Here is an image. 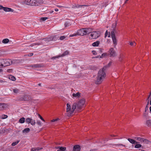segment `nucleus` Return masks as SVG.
I'll return each mask as SVG.
<instances>
[{"label":"nucleus","mask_w":151,"mask_h":151,"mask_svg":"<svg viewBox=\"0 0 151 151\" xmlns=\"http://www.w3.org/2000/svg\"><path fill=\"white\" fill-rule=\"evenodd\" d=\"M111 63V62H110L107 65L104 66L102 69L99 70L96 77V80L95 81L96 84H99L101 83L106 76L105 70L107 68L110 66Z\"/></svg>","instance_id":"1"},{"label":"nucleus","mask_w":151,"mask_h":151,"mask_svg":"<svg viewBox=\"0 0 151 151\" xmlns=\"http://www.w3.org/2000/svg\"><path fill=\"white\" fill-rule=\"evenodd\" d=\"M117 32L116 29H112L111 32V36L112 38L114 47H115L117 44L116 39L115 36V34L117 33Z\"/></svg>","instance_id":"2"},{"label":"nucleus","mask_w":151,"mask_h":151,"mask_svg":"<svg viewBox=\"0 0 151 151\" xmlns=\"http://www.w3.org/2000/svg\"><path fill=\"white\" fill-rule=\"evenodd\" d=\"M85 103V99H82L80 100L78 102L77 106V108L76 109V110L77 111H78L79 110H81L84 105V104Z\"/></svg>","instance_id":"3"},{"label":"nucleus","mask_w":151,"mask_h":151,"mask_svg":"<svg viewBox=\"0 0 151 151\" xmlns=\"http://www.w3.org/2000/svg\"><path fill=\"white\" fill-rule=\"evenodd\" d=\"M19 99L22 101H28L31 99V97L29 95H25L20 96Z\"/></svg>","instance_id":"4"},{"label":"nucleus","mask_w":151,"mask_h":151,"mask_svg":"<svg viewBox=\"0 0 151 151\" xmlns=\"http://www.w3.org/2000/svg\"><path fill=\"white\" fill-rule=\"evenodd\" d=\"M100 32L99 31L93 32L91 34V39H95L100 36Z\"/></svg>","instance_id":"5"},{"label":"nucleus","mask_w":151,"mask_h":151,"mask_svg":"<svg viewBox=\"0 0 151 151\" xmlns=\"http://www.w3.org/2000/svg\"><path fill=\"white\" fill-rule=\"evenodd\" d=\"M3 67H6L11 64V60L9 59L4 60L2 59Z\"/></svg>","instance_id":"6"},{"label":"nucleus","mask_w":151,"mask_h":151,"mask_svg":"<svg viewBox=\"0 0 151 151\" xmlns=\"http://www.w3.org/2000/svg\"><path fill=\"white\" fill-rule=\"evenodd\" d=\"M31 6H38L41 3H42L41 0H31Z\"/></svg>","instance_id":"7"},{"label":"nucleus","mask_w":151,"mask_h":151,"mask_svg":"<svg viewBox=\"0 0 151 151\" xmlns=\"http://www.w3.org/2000/svg\"><path fill=\"white\" fill-rule=\"evenodd\" d=\"M25 121L27 123L29 124L30 123L33 126L35 125V120L29 118H27L26 119Z\"/></svg>","instance_id":"8"},{"label":"nucleus","mask_w":151,"mask_h":151,"mask_svg":"<svg viewBox=\"0 0 151 151\" xmlns=\"http://www.w3.org/2000/svg\"><path fill=\"white\" fill-rule=\"evenodd\" d=\"M77 35H78L83 36L86 35L85 28L82 29L78 30Z\"/></svg>","instance_id":"9"},{"label":"nucleus","mask_w":151,"mask_h":151,"mask_svg":"<svg viewBox=\"0 0 151 151\" xmlns=\"http://www.w3.org/2000/svg\"><path fill=\"white\" fill-rule=\"evenodd\" d=\"M134 138L136 140L140 141V142H144L145 143H147V142H149L147 140L143 138L140 137H135Z\"/></svg>","instance_id":"10"},{"label":"nucleus","mask_w":151,"mask_h":151,"mask_svg":"<svg viewBox=\"0 0 151 151\" xmlns=\"http://www.w3.org/2000/svg\"><path fill=\"white\" fill-rule=\"evenodd\" d=\"M109 52L110 53L109 55L111 57L112 56L113 57H114L116 55V52L112 48H111L110 49L109 51Z\"/></svg>","instance_id":"11"},{"label":"nucleus","mask_w":151,"mask_h":151,"mask_svg":"<svg viewBox=\"0 0 151 151\" xmlns=\"http://www.w3.org/2000/svg\"><path fill=\"white\" fill-rule=\"evenodd\" d=\"M68 51H65L63 54L61 55L56 56L53 57L52 58V59H55L56 58H58L60 57H63L65 55H68Z\"/></svg>","instance_id":"12"},{"label":"nucleus","mask_w":151,"mask_h":151,"mask_svg":"<svg viewBox=\"0 0 151 151\" xmlns=\"http://www.w3.org/2000/svg\"><path fill=\"white\" fill-rule=\"evenodd\" d=\"M8 105L5 103H0V110L6 109L8 108Z\"/></svg>","instance_id":"13"},{"label":"nucleus","mask_w":151,"mask_h":151,"mask_svg":"<svg viewBox=\"0 0 151 151\" xmlns=\"http://www.w3.org/2000/svg\"><path fill=\"white\" fill-rule=\"evenodd\" d=\"M55 148L58 149L57 151H67L66 150V148L65 147L57 146L55 147Z\"/></svg>","instance_id":"14"},{"label":"nucleus","mask_w":151,"mask_h":151,"mask_svg":"<svg viewBox=\"0 0 151 151\" xmlns=\"http://www.w3.org/2000/svg\"><path fill=\"white\" fill-rule=\"evenodd\" d=\"M80 146L78 145H76L73 147V151H80Z\"/></svg>","instance_id":"15"},{"label":"nucleus","mask_w":151,"mask_h":151,"mask_svg":"<svg viewBox=\"0 0 151 151\" xmlns=\"http://www.w3.org/2000/svg\"><path fill=\"white\" fill-rule=\"evenodd\" d=\"M74 6V9H78V8H84V7H86L88 6L87 5H75V6Z\"/></svg>","instance_id":"16"},{"label":"nucleus","mask_w":151,"mask_h":151,"mask_svg":"<svg viewBox=\"0 0 151 151\" xmlns=\"http://www.w3.org/2000/svg\"><path fill=\"white\" fill-rule=\"evenodd\" d=\"M30 66L33 68H41L42 67V64H37L31 65Z\"/></svg>","instance_id":"17"},{"label":"nucleus","mask_w":151,"mask_h":151,"mask_svg":"<svg viewBox=\"0 0 151 151\" xmlns=\"http://www.w3.org/2000/svg\"><path fill=\"white\" fill-rule=\"evenodd\" d=\"M77 103H74L72 106V110L71 111V113H73L74 110L76 109L77 108Z\"/></svg>","instance_id":"18"},{"label":"nucleus","mask_w":151,"mask_h":151,"mask_svg":"<svg viewBox=\"0 0 151 151\" xmlns=\"http://www.w3.org/2000/svg\"><path fill=\"white\" fill-rule=\"evenodd\" d=\"M86 35L91 33L92 32L93 29L91 28H85Z\"/></svg>","instance_id":"19"},{"label":"nucleus","mask_w":151,"mask_h":151,"mask_svg":"<svg viewBox=\"0 0 151 151\" xmlns=\"http://www.w3.org/2000/svg\"><path fill=\"white\" fill-rule=\"evenodd\" d=\"M14 10H2V11L1 10L0 11V13H1V14H5V12H14Z\"/></svg>","instance_id":"20"},{"label":"nucleus","mask_w":151,"mask_h":151,"mask_svg":"<svg viewBox=\"0 0 151 151\" xmlns=\"http://www.w3.org/2000/svg\"><path fill=\"white\" fill-rule=\"evenodd\" d=\"M127 139L129 142L132 144H137L138 143V142H136L133 139L130 138H128Z\"/></svg>","instance_id":"21"},{"label":"nucleus","mask_w":151,"mask_h":151,"mask_svg":"<svg viewBox=\"0 0 151 151\" xmlns=\"http://www.w3.org/2000/svg\"><path fill=\"white\" fill-rule=\"evenodd\" d=\"M73 96L74 97H77L78 98H79L81 97L80 93L79 92H78L76 93H73Z\"/></svg>","instance_id":"22"},{"label":"nucleus","mask_w":151,"mask_h":151,"mask_svg":"<svg viewBox=\"0 0 151 151\" xmlns=\"http://www.w3.org/2000/svg\"><path fill=\"white\" fill-rule=\"evenodd\" d=\"M146 124L148 127H151V120H147Z\"/></svg>","instance_id":"23"},{"label":"nucleus","mask_w":151,"mask_h":151,"mask_svg":"<svg viewBox=\"0 0 151 151\" xmlns=\"http://www.w3.org/2000/svg\"><path fill=\"white\" fill-rule=\"evenodd\" d=\"M30 131V129L29 128H27L25 129L22 130V132L23 133H28Z\"/></svg>","instance_id":"24"},{"label":"nucleus","mask_w":151,"mask_h":151,"mask_svg":"<svg viewBox=\"0 0 151 151\" xmlns=\"http://www.w3.org/2000/svg\"><path fill=\"white\" fill-rule=\"evenodd\" d=\"M100 43V41H97L93 42L92 44V46L93 47L98 46Z\"/></svg>","instance_id":"25"},{"label":"nucleus","mask_w":151,"mask_h":151,"mask_svg":"<svg viewBox=\"0 0 151 151\" xmlns=\"http://www.w3.org/2000/svg\"><path fill=\"white\" fill-rule=\"evenodd\" d=\"M19 61L18 60H11V64H16L18 63Z\"/></svg>","instance_id":"26"},{"label":"nucleus","mask_w":151,"mask_h":151,"mask_svg":"<svg viewBox=\"0 0 151 151\" xmlns=\"http://www.w3.org/2000/svg\"><path fill=\"white\" fill-rule=\"evenodd\" d=\"M0 9H12L7 7H4L0 5Z\"/></svg>","instance_id":"27"},{"label":"nucleus","mask_w":151,"mask_h":151,"mask_svg":"<svg viewBox=\"0 0 151 151\" xmlns=\"http://www.w3.org/2000/svg\"><path fill=\"white\" fill-rule=\"evenodd\" d=\"M31 0H25L24 1V3L27 5H31Z\"/></svg>","instance_id":"28"},{"label":"nucleus","mask_w":151,"mask_h":151,"mask_svg":"<svg viewBox=\"0 0 151 151\" xmlns=\"http://www.w3.org/2000/svg\"><path fill=\"white\" fill-rule=\"evenodd\" d=\"M19 122L21 123H23L25 121V118L24 117H22L19 120Z\"/></svg>","instance_id":"29"},{"label":"nucleus","mask_w":151,"mask_h":151,"mask_svg":"<svg viewBox=\"0 0 151 151\" xmlns=\"http://www.w3.org/2000/svg\"><path fill=\"white\" fill-rule=\"evenodd\" d=\"M9 41V39L6 38L4 39L2 41V42L3 43L6 44L8 43Z\"/></svg>","instance_id":"30"},{"label":"nucleus","mask_w":151,"mask_h":151,"mask_svg":"<svg viewBox=\"0 0 151 151\" xmlns=\"http://www.w3.org/2000/svg\"><path fill=\"white\" fill-rule=\"evenodd\" d=\"M71 110V107L68 104H67V111L68 112Z\"/></svg>","instance_id":"31"},{"label":"nucleus","mask_w":151,"mask_h":151,"mask_svg":"<svg viewBox=\"0 0 151 151\" xmlns=\"http://www.w3.org/2000/svg\"><path fill=\"white\" fill-rule=\"evenodd\" d=\"M42 45V43H40L39 42H37V43H34L31 44L30 46H29V47H32L34 45Z\"/></svg>","instance_id":"32"},{"label":"nucleus","mask_w":151,"mask_h":151,"mask_svg":"<svg viewBox=\"0 0 151 151\" xmlns=\"http://www.w3.org/2000/svg\"><path fill=\"white\" fill-rule=\"evenodd\" d=\"M9 78L13 81H15L16 80L15 77L12 75H10L9 76Z\"/></svg>","instance_id":"33"},{"label":"nucleus","mask_w":151,"mask_h":151,"mask_svg":"<svg viewBox=\"0 0 151 151\" xmlns=\"http://www.w3.org/2000/svg\"><path fill=\"white\" fill-rule=\"evenodd\" d=\"M117 22H115V23H114L112 24L111 28L112 29H116V26Z\"/></svg>","instance_id":"34"},{"label":"nucleus","mask_w":151,"mask_h":151,"mask_svg":"<svg viewBox=\"0 0 151 151\" xmlns=\"http://www.w3.org/2000/svg\"><path fill=\"white\" fill-rule=\"evenodd\" d=\"M7 115H2L0 116V118L1 119H4L7 118Z\"/></svg>","instance_id":"35"},{"label":"nucleus","mask_w":151,"mask_h":151,"mask_svg":"<svg viewBox=\"0 0 151 151\" xmlns=\"http://www.w3.org/2000/svg\"><path fill=\"white\" fill-rule=\"evenodd\" d=\"M123 58V55L122 54H120V55H119V61H122V59Z\"/></svg>","instance_id":"36"},{"label":"nucleus","mask_w":151,"mask_h":151,"mask_svg":"<svg viewBox=\"0 0 151 151\" xmlns=\"http://www.w3.org/2000/svg\"><path fill=\"white\" fill-rule=\"evenodd\" d=\"M13 91L15 93H17L19 92V90L17 88L13 89Z\"/></svg>","instance_id":"37"},{"label":"nucleus","mask_w":151,"mask_h":151,"mask_svg":"<svg viewBox=\"0 0 151 151\" xmlns=\"http://www.w3.org/2000/svg\"><path fill=\"white\" fill-rule=\"evenodd\" d=\"M48 18L47 17H42L40 19V21L41 22V21H45V20L47 19H48Z\"/></svg>","instance_id":"38"},{"label":"nucleus","mask_w":151,"mask_h":151,"mask_svg":"<svg viewBox=\"0 0 151 151\" xmlns=\"http://www.w3.org/2000/svg\"><path fill=\"white\" fill-rule=\"evenodd\" d=\"M134 147L136 148H138L141 147V145L140 144H136Z\"/></svg>","instance_id":"39"},{"label":"nucleus","mask_w":151,"mask_h":151,"mask_svg":"<svg viewBox=\"0 0 151 151\" xmlns=\"http://www.w3.org/2000/svg\"><path fill=\"white\" fill-rule=\"evenodd\" d=\"M19 141H17V142H13L12 143V145L13 146H15V145H17L19 143Z\"/></svg>","instance_id":"40"},{"label":"nucleus","mask_w":151,"mask_h":151,"mask_svg":"<svg viewBox=\"0 0 151 151\" xmlns=\"http://www.w3.org/2000/svg\"><path fill=\"white\" fill-rule=\"evenodd\" d=\"M57 6L59 8H60V9H65L66 8L65 6H60V5H57Z\"/></svg>","instance_id":"41"},{"label":"nucleus","mask_w":151,"mask_h":151,"mask_svg":"<svg viewBox=\"0 0 151 151\" xmlns=\"http://www.w3.org/2000/svg\"><path fill=\"white\" fill-rule=\"evenodd\" d=\"M112 145L113 146H115V145L116 146H123L124 147H125V145H123L122 144H116V145L112 144Z\"/></svg>","instance_id":"42"},{"label":"nucleus","mask_w":151,"mask_h":151,"mask_svg":"<svg viewBox=\"0 0 151 151\" xmlns=\"http://www.w3.org/2000/svg\"><path fill=\"white\" fill-rule=\"evenodd\" d=\"M2 59H0V68L3 67Z\"/></svg>","instance_id":"43"},{"label":"nucleus","mask_w":151,"mask_h":151,"mask_svg":"<svg viewBox=\"0 0 151 151\" xmlns=\"http://www.w3.org/2000/svg\"><path fill=\"white\" fill-rule=\"evenodd\" d=\"M107 139V138H105L104 139H103V141H102V142H101L102 143H105L106 142H107L106 140Z\"/></svg>","instance_id":"44"},{"label":"nucleus","mask_w":151,"mask_h":151,"mask_svg":"<svg viewBox=\"0 0 151 151\" xmlns=\"http://www.w3.org/2000/svg\"><path fill=\"white\" fill-rule=\"evenodd\" d=\"M40 40H44L45 42H47V41L49 42L48 41V38H43L42 39H40Z\"/></svg>","instance_id":"45"},{"label":"nucleus","mask_w":151,"mask_h":151,"mask_svg":"<svg viewBox=\"0 0 151 151\" xmlns=\"http://www.w3.org/2000/svg\"><path fill=\"white\" fill-rule=\"evenodd\" d=\"M147 112H145L143 114V116L147 119Z\"/></svg>","instance_id":"46"},{"label":"nucleus","mask_w":151,"mask_h":151,"mask_svg":"<svg viewBox=\"0 0 151 151\" xmlns=\"http://www.w3.org/2000/svg\"><path fill=\"white\" fill-rule=\"evenodd\" d=\"M53 41H56L57 39V37L55 36H53Z\"/></svg>","instance_id":"47"},{"label":"nucleus","mask_w":151,"mask_h":151,"mask_svg":"<svg viewBox=\"0 0 151 151\" xmlns=\"http://www.w3.org/2000/svg\"><path fill=\"white\" fill-rule=\"evenodd\" d=\"M48 38V41H53V37L52 36Z\"/></svg>","instance_id":"48"},{"label":"nucleus","mask_w":151,"mask_h":151,"mask_svg":"<svg viewBox=\"0 0 151 151\" xmlns=\"http://www.w3.org/2000/svg\"><path fill=\"white\" fill-rule=\"evenodd\" d=\"M59 120V119L58 118L57 119H52V120H51V121L52 122H56V121H58V120Z\"/></svg>","instance_id":"49"},{"label":"nucleus","mask_w":151,"mask_h":151,"mask_svg":"<svg viewBox=\"0 0 151 151\" xmlns=\"http://www.w3.org/2000/svg\"><path fill=\"white\" fill-rule=\"evenodd\" d=\"M147 111H148V106H147V105H146L145 108V112H147Z\"/></svg>","instance_id":"50"},{"label":"nucleus","mask_w":151,"mask_h":151,"mask_svg":"<svg viewBox=\"0 0 151 151\" xmlns=\"http://www.w3.org/2000/svg\"><path fill=\"white\" fill-rule=\"evenodd\" d=\"M65 27H67L70 25L69 24L68 22H66L65 24Z\"/></svg>","instance_id":"51"},{"label":"nucleus","mask_w":151,"mask_h":151,"mask_svg":"<svg viewBox=\"0 0 151 151\" xmlns=\"http://www.w3.org/2000/svg\"><path fill=\"white\" fill-rule=\"evenodd\" d=\"M37 151L40 150L42 149V147H37L35 148Z\"/></svg>","instance_id":"52"},{"label":"nucleus","mask_w":151,"mask_h":151,"mask_svg":"<svg viewBox=\"0 0 151 151\" xmlns=\"http://www.w3.org/2000/svg\"><path fill=\"white\" fill-rule=\"evenodd\" d=\"M65 38V37L64 36H62L60 37V40H63Z\"/></svg>","instance_id":"53"},{"label":"nucleus","mask_w":151,"mask_h":151,"mask_svg":"<svg viewBox=\"0 0 151 151\" xmlns=\"http://www.w3.org/2000/svg\"><path fill=\"white\" fill-rule=\"evenodd\" d=\"M77 35H77V33H76V34H73V35H70V37H73V36H76Z\"/></svg>","instance_id":"54"},{"label":"nucleus","mask_w":151,"mask_h":151,"mask_svg":"<svg viewBox=\"0 0 151 151\" xmlns=\"http://www.w3.org/2000/svg\"><path fill=\"white\" fill-rule=\"evenodd\" d=\"M106 54L105 53H103L101 56L100 57V58H102L103 57H104L105 56H106Z\"/></svg>","instance_id":"55"},{"label":"nucleus","mask_w":151,"mask_h":151,"mask_svg":"<svg viewBox=\"0 0 151 151\" xmlns=\"http://www.w3.org/2000/svg\"><path fill=\"white\" fill-rule=\"evenodd\" d=\"M7 72L9 73H11L12 72V69H8L7 70Z\"/></svg>","instance_id":"56"},{"label":"nucleus","mask_w":151,"mask_h":151,"mask_svg":"<svg viewBox=\"0 0 151 151\" xmlns=\"http://www.w3.org/2000/svg\"><path fill=\"white\" fill-rule=\"evenodd\" d=\"M38 116H39V117L43 121H45V120H44V119L39 114H38Z\"/></svg>","instance_id":"57"},{"label":"nucleus","mask_w":151,"mask_h":151,"mask_svg":"<svg viewBox=\"0 0 151 151\" xmlns=\"http://www.w3.org/2000/svg\"><path fill=\"white\" fill-rule=\"evenodd\" d=\"M92 52L93 53V54L94 55H97V53L95 51H92Z\"/></svg>","instance_id":"58"},{"label":"nucleus","mask_w":151,"mask_h":151,"mask_svg":"<svg viewBox=\"0 0 151 151\" xmlns=\"http://www.w3.org/2000/svg\"><path fill=\"white\" fill-rule=\"evenodd\" d=\"M31 151H37L36 149L35 148H33L31 149Z\"/></svg>","instance_id":"59"},{"label":"nucleus","mask_w":151,"mask_h":151,"mask_svg":"<svg viewBox=\"0 0 151 151\" xmlns=\"http://www.w3.org/2000/svg\"><path fill=\"white\" fill-rule=\"evenodd\" d=\"M107 35H108V31L107 30L106 31L105 33V37H106L107 36Z\"/></svg>","instance_id":"60"},{"label":"nucleus","mask_w":151,"mask_h":151,"mask_svg":"<svg viewBox=\"0 0 151 151\" xmlns=\"http://www.w3.org/2000/svg\"><path fill=\"white\" fill-rule=\"evenodd\" d=\"M37 123L39 125H41V122L40 121H38L37 122Z\"/></svg>","instance_id":"61"},{"label":"nucleus","mask_w":151,"mask_h":151,"mask_svg":"<svg viewBox=\"0 0 151 151\" xmlns=\"http://www.w3.org/2000/svg\"><path fill=\"white\" fill-rule=\"evenodd\" d=\"M33 54L32 53H30L28 54V56H31L33 55Z\"/></svg>","instance_id":"62"},{"label":"nucleus","mask_w":151,"mask_h":151,"mask_svg":"<svg viewBox=\"0 0 151 151\" xmlns=\"http://www.w3.org/2000/svg\"><path fill=\"white\" fill-rule=\"evenodd\" d=\"M73 113H71V111L70 113H68V114H67V115L68 116H70Z\"/></svg>","instance_id":"63"},{"label":"nucleus","mask_w":151,"mask_h":151,"mask_svg":"<svg viewBox=\"0 0 151 151\" xmlns=\"http://www.w3.org/2000/svg\"><path fill=\"white\" fill-rule=\"evenodd\" d=\"M134 43L132 42H129V45L131 46L134 45Z\"/></svg>","instance_id":"64"}]
</instances>
